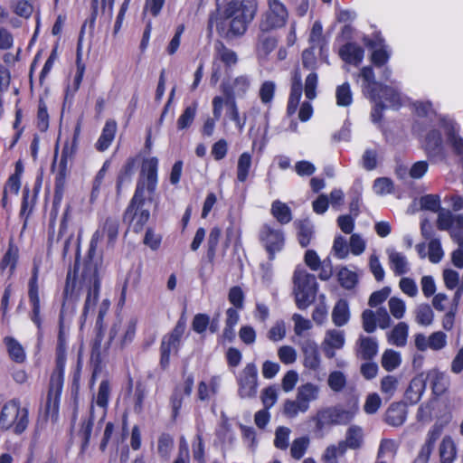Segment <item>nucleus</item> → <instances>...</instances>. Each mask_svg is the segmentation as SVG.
Here are the masks:
<instances>
[{"label": "nucleus", "mask_w": 463, "mask_h": 463, "mask_svg": "<svg viewBox=\"0 0 463 463\" xmlns=\"http://www.w3.org/2000/svg\"><path fill=\"white\" fill-rule=\"evenodd\" d=\"M82 367V359L81 356L79 355L76 365L71 373V381L70 384L71 398L73 401L75 406H77L79 402Z\"/></svg>", "instance_id": "obj_35"}, {"label": "nucleus", "mask_w": 463, "mask_h": 463, "mask_svg": "<svg viewBox=\"0 0 463 463\" xmlns=\"http://www.w3.org/2000/svg\"><path fill=\"white\" fill-rule=\"evenodd\" d=\"M80 266V251L78 247L75 254V260L72 267H70L65 279L62 290V303L59 318V331L55 348V368L53 369L49 382L44 415L51 417L56 421L59 416L61 396L63 389L64 372L67 361V337L64 331L63 313L74 311L80 300L82 283L79 280Z\"/></svg>", "instance_id": "obj_1"}, {"label": "nucleus", "mask_w": 463, "mask_h": 463, "mask_svg": "<svg viewBox=\"0 0 463 463\" xmlns=\"http://www.w3.org/2000/svg\"><path fill=\"white\" fill-rule=\"evenodd\" d=\"M185 328L186 318L184 313H183L174 328L162 337L159 346V366L162 371L169 368L172 354L178 355Z\"/></svg>", "instance_id": "obj_7"}, {"label": "nucleus", "mask_w": 463, "mask_h": 463, "mask_svg": "<svg viewBox=\"0 0 463 463\" xmlns=\"http://www.w3.org/2000/svg\"><path fill=\"white\" fill-rule=\"evenodd\" d=\"M335 99L336 105L339 107H348L353 103V93L348 82H344L336 87Z\"/></svg>", "instance_id": "obj_52"}, {"label": "nucleus", "mask_w": 463, "mask_h": 463, "mask_svg": "<svg viewBox=\"0 0 463 463\" xmlns=\"http://www.w3.org/2000/svg\"><path fill=\"white\" fill-rule=\"evenodd\" d=\"M358 411V399L354 398L348 401L347 408L338 404L318 410L311 420L315 423V431L322 433L326 428L347 425L354 419Z\"/></svg>", "instance_id": "obj_5"}, {"label": "nucleus", "mask_w": 463, "mask_h": 463, "mask_svg": "<svg viewBox=\"0 0 463 463\" xmlns=\"http://www.w3.org/2000/svg\"><path fill=\"white\" fill-rule=\"evenodd\" d=\"M277 44L278 40L275 37L262 34L259 37L257 50L259 52L267 56L275 50Z\"/></svg>", "instance_id": "obj_63"}, {"label": "nucleus", "mask_w": 463, "mask_h": 463, "mask_svg": "<svg viewBox=\"0 0 463 463\" xmlns=\"http://www.w3.org/2000/svg\"><path fill=\"white\" fill-rule=\"evenodd\" d=\"M437 219V228L439 231H450L456 224L457 215H453L449 211L443 208L439 210Z\"/></svg>", "instance_id": "obj_56"}, {"label": "nucleus", "mask_w": 463, "mask_h": 463, "mask_svg": "<svg viewBox=\"0 0 463 463\" xmlns=\"http://www.w3.org/2000/svg\"><path fill=\"white\" fill-rule=\"evenodd\" d=\"M252 165V156L249 152H243L240 155L237 162V180L240 183H245L250 175Z\"/></svg>", "instance_id": "obj_43"}, {"label": "nucleus", "mask_w": 463, "mask_h": 463, "mask_svg": "<svg viewBox=\"0 0 463 463\" xmlns=\"http://www.w3.org/2000/svg\"><path fill=\"white\" fill-rule=\"evenodd\" d=\"M174 438L167 432H163L157 439V453L164 459L169 458L174 449Z\"/></svg>", "instance_id": "obj_48"}, {"label": "nucleus", "mask_w": 463, "mask_h": 463, "mask_svg": "<svg viewBox=\"0 0 463 463\" xmlns=\"http://www.w3.org/2000/svg\"><path fill=\"white\" fill-rule=\"evenodd\" d=\"M350 318L349 306L345 299H339L332 311V320L336 326H345Z\"/></svg>", "instance_id": "obj_41"}, {"label": "nucleus", "mask_w": 463, "mask_h": 463, "mask_svg": "<svg viewBox=\"0 0 463 463\" xmlns=\"http://www.w3.org/2000/svg\"><path fill=\"white\" fill-rule=\"evenodd\" d=\"M398 384V378L394 375L388 374L382 378L380 390L386 400H390L394 395L397 391Z\"/></svg>", "instance_id": "obj_53"}, {"label": "nucleus", "mask_w": 463, "mask_h": 463, "mask_svg": "<svg viewBox=\"0 0 463 463\" xmlns=\"http://www.w3.org/2000/svg\"><path fill=\"white\" fill-rule=\"evenodd\" d=\"M391 269L396 276H402L408 272L407 260L401 252H392L389 256Z\"/></svg>", "instance_id": "obj_54"}, {"label": "nucleus", "mask_w": 463, "mask_h": 463, "mask_svg": "<svg viewBox=\"0 0 463 463\" xmlns=\"http://www.w3.org/2000/svg\"><path fill=\"white\" fill-rule=\"evenodd\" d=\"M215 9L209 13L207 31L213 28L226 41L240 39L246 34L255 19L259 5L257 0H214Z\"/></svg>", "instance_id": "obj_2"}, {"label": "nucleus", "mask_w": 463, "mask_h": 463, "mask_svg": "<svg viewBox=\"0 0 463 463\" xmlns=\"http://www.w3.org/2000/svg\"><path fill=\"white\" fill-rule=\"evenodd\" d=\"M440 463H453L457 457V448L450 436H445L439 447Z\"/></svg>", "instance_id": "obj_38"}, {"label": "nucleus", "mask_w": 463, "mask_h": 463, "mask_svg": "<svg viewBox=\"0 0 463 463\" xmlns=\"http://www.w3.org/2000/svg\"><path fill=\"white\" fill-rule=\"evenodd\" d=\"M426 389V381L422 374L413 377L405 391L404 397L411 404H416L421 399Z\"/></svg>", "instance_id": "obj_28"}, {"label": "nucleus", "mask_w": 463, "mask_h": 463, "mask_svg": "<svg viewBox=\"0 0 463 463\" xmlns=\"http://www.w3.org/2000/svg\"><path fill=\"white\" fill-rule=\"evenodd\" d=\"M338 281L342 288L353 289L358 283V278L355 272L347 268H342L338 272Z\"/></svg>", "instance_id": "obj_57"}, {"label": "nucleus", "mask_w": 463, "mask_h": 463, "mask_svg": "<svg viewBox=\"0 0 463 463\" xmlns=\"http://www.w3.org/2000/svg\"><path fill=\"white\" fill-rule=\"evenodd\" d=\"M137 318H131L126 326L123 328L118 340L116 342L117 346L123 350L127 345L131 344L135 338L137 331Z\"/></svg>", "instance_id": "obj_47"}, {"label": "nucleus", "mask_w": 463, "mask_h": 463, "mask_svg": "<svg viewBox=\"0 0 463 463\" xmlns=\"http://www.w3.org/2000/svg\"><path fill=\"white\" fill-rule=\"evenodd\" d=\"M340 58L346 63L358 66L364 60V50L355 43H346L339 49Z\"/></svg>", "instance_id": "obj_24"}, {"label": "nucleus", "mask_w": 463, "mask_h": 463, "mask_svg": "<svg viewBox=\"0 0 463 463\" xmlns=\"http://www.w3.org/2000/svg\"><path fill=\"white\" fill-rule=\"evenodd\" d=\"M451 239L463 248V213L457 214L456 224L449 231Z\"/></svg>", "instance_id": "obj_64"}, {"label": "nucleus", "mask_w": 463, "mask_h": 463, "mask_svg": "<svg viewBox=\"0 0 463 463\" xmlns=\"http://www.w3.org/2000/svg\"><path fill=\"white\" fill-rule=\"evenodd\" d=\"M308 445L309 439L307 436L295 439L290 448L291 457L295 459L302 458L308 448Z\"/></svg>", "instance_id": "obj_59"}, {"label": "nucleus", "mask_w": 463, "mask_h": 463, "mask_svg": "<svg viewBox=\"0 0 463 463\" xmlns=\"http://www.w3.org/2000/svg\"><path fill=\"white\" fill-rule=\"evenodd\" d=\"M422 141V147L429 158L444 157V146L441 132L430 127L426 131Z\"/></svg>", "instance_id": "obj_16"}, {"label": "nucleus", "mask_w": 463, "mask_h": 463, "mask_svg": "<svg viewBox=\"0 0 463 463\" xmlns=\"http://www.w3.org/2000/svg\"><path fill=\"white\" fill-rule=\"evenodd\" d=\"M250 87V80L247 75H240L233 80L232 85L224 87L222 92L225 99H227V93L232 92L233 98L236 96L242 98L246 95Z\"/></svg>", "instance_id": "obj_33"}, {"label": "nucleus", "mask_w": 463, "mask_h": 463, "mask_svg": "<svg viewBox=\"0 0 463 463\" xmlns=\"http://www.w3.org/2000/svg\"><path fill=\"white\" fill-rule=\"evenodd\" d=\"M327 383L332 391L340 392L346 385V377L341 371H333L328 375Z\"/></svg>", "instance_id": "obj_61"}, {"label": "nucleus", "mask_w": 463, "mask_h": 463, "mask_svg": "<svg viewBox=\"0 0 463 463\" xmlns=\"http://www.w3.org/2000/svg\"><path fill=\"white\" fill-rule=\"evenodd\" d=\"M259 241L265 249L268 259L273 260L276 254L284 249L286 238L282 229L263 223L259 232Z\"/></svg>", "instance_id": "obj_9"}, {"label": "nucleus", "mask_w": 463, "mask_h": 463, "mask_svg": "<svg viewBox=\"0 0 463 463\" xmlns=\"http://www.w3.org/2000/svg\"><path fill=\"white\" fill-rule=\"evenodd\" d=\"M420 208L422 210L438 213L442 209L440 204V197L439 194H425L420 199Z\"/></svg>", "instance_id": "obj_62"}, {"label": "nucleus", "mask_w": 463, "mask_h": 463, "mask_svg": "<svg viewBox=\"0 0 463 463\" xmlns=\"http://www.w3.org/2000/svg\"><path fill=\"white\" fill-rule=\"evenodd\" d=\"M443 431V426L439 423H435L428 431L427 438L421 448L433 451L437 440L440 438Z\"/></svg>", "instance_id": "obj_58"}, {"label": "nucleus", "mask_w": 463, "mask_h": 463, "mask_svg": "<svg viewBox=\"0 0 463 463\" xmlns=\"http://www.w3.org/2000/svg\"><path fill=\"white\" fill-rule=\"evenodd\" d=\"M223 105L227 108L230 119L234 122L239 131H242L246 124V118H241L236 99L232 92L227 93V99H224Z\"/></svg>", "instance_id": "obj_37"}, {"label": "nucleus", "mask_w": 463, "mask_h": 463, "mask_svg": "<svg viewBox=\"0 0 463 463\" xmlns=\"http://www.w3.org/2000/svg\"><path fill=\"white\" fill-rule=\"evenodd\" d=\"M238 395L242 399L253 398L258 391V368L248 363L236 376Z\"/></svg>", "instance_id": "obj_11"}, {"label": "nucleus", "mask_w": 463, "mask_h": 463, "mask_svg": "<svg viewBox=\"0 0 463 463\" xmlns=\"http://www.w3.org/2000/svg\"><path fill=\"white\" fill-rule=\"evenodd\" d=\"M213 59V63L216 64V61H221L224 65L226 71L232 70L239 61L237 53L233 50L228 48L222 41H217L214 43Z\"/></svg>", "instance_id": "obj_22"}, {"label": "nucleus", "mask_w": 463, "mask_h": 463, "mask_svg": "<svg viewBox=\"0 0 463 463\" xmlns=\"http://www.w3.org/2000/svg\"><path fill=\"white\" fill-rule=\"evenodd\" d=\"M345 440L353 450L360 449L364 444L363 429L358 425H351L345 432Z\"/></svg>", "instance_id": "obj_46"}, {"label": "nucleus", "mask_w": 463, "mask_h": 463, "mask_svg": "<svg viewBox=\"0 0 463 463\" xmlns=\"http://www.w3.org/2000/svg\"><path fill=\"white\" fill-rule=\"evenodd\" d=\"M288 18V9L281 1L268 0V10L260 23V29L262 33H268L281 28L287 24Z\"/></svg>", "instance_id": "obj_10"}, {"label": "nucleus", "mask_w": 463, "mask_h": 463, "mask_svg": "<svg viewBox=\"0 0 463 463\" xmlns=\"http://www.w3.org/2000/svg\"><path fill=\"white\" fill-rule=\"evenodd\" d=\"M158 184V159L156 156L143 161L134 194L122 214V222L134 233L144 231L151 213L146 207L154 201Z\"/></svg>", "instance_id": "obj_3"}, {"label": "nucleus", "mask_w": 463, "mask_h": 463, "mask_svg": "<svg viewBox=\"0 0 463 463\" xmlns=\"http://www.w3.org/2000/svg\"><path fill=\"white\" fill-rule=\"evenodd\" d=\"M117 128L118 125L115 119L109 118L105 122L101 134L95 144V148L99 152H104L110 146L116 137Z\"/></svg>", "instance_id": "obj_27"}, {"label": "nucleus", "mask_w": 463, "mask_h": 463, "mask_svg": "<svg viewBox=\"0 0 463 463\" xmlns=\"http://www.w3.org/2000/svg\"><path fill=\"white\" fill-rule=\"evenodd\" d=\"M401 363V354L398 352L388 349L383 354L381 364L387 372L393 371L400 366Z\"/></svg>", "instance_id": "obj_55"}, {"label": "nucleus", "mask_w": 463, "mask_h": 463, "mask_svg": "<svg viewBox=\"0 0 463 463\" xmlns=\"http://www.w3.org/2000/svg\"><path fill=\"white\" fill-rule=\"evenodd\" d=\"M293 283L296 305L299 309H305L316 299L318 289L317 279L305 269H296Z\"/></svg>", "instance_id": "obj_8"}, {"label": "nucleus", "mask_w": 463, "mask_h": 463, "mask_svg": "<svg viewBox=\"0 0 463 463\" xmlns=\"http://www.w3.org/2000/svg\"><path fill=\"white\" fill-rule=\"evenodd\" d=\"M197 109L198 104L196 101L192 102L189 106L184 108L176 122L178 130L187 129L193 125L197 113Z\"/></svg>", "instance_id": "obj_44"}, {"label": "nucleus", "mask_w": 463, "mask_h": 463, "mask_svg": "<svg viewBox=\"0 0 463 463\" xmlns=\"http://www.w3.org/2000/svg\"><path fill=\"white\" fill-rule=\"evenodd\" d=\"M137 163V157L129 156L118 171L116 180V192L118 196L121 194L123 186L131 182L135 174Z\"/></svg>", "instance_id": "obj_25"}, {"label": "nucleus", "mask_w": 463, "mask_h": 463, "mask_svg": "<svg viewBox=\"0 0 463 463\" xmlns=\"http://www.w3.org/2000/svg\"><path fill=\"white\" fill-rule=\"evenodd\" d=\"M80 132V128L78 125L73 131L72 137L65 140L55 175L56 178L67 180L70 174L69 162L73 161L78 152Z\"/></svg>", "instance_id": "obj_12"}, {"label": "nucleus", "mask_w": 463, "mask_h": 463, "mask_svg": "<svg viewBox=\"0 0 463 463\" xmlns=\"http://www.w3.org/2000/svg\"><path fill=\"white\" fill-rule=\"evenodd\" d=\"M219 390V381L216 376L211 377L209 382L201 381L197 385V399L200 402H207L214 397Z\"/></svg>", "instance_id": "obj_34"}, {"label": "nucleus", "mask_w": 463, "mask_h": 463, "mask_svg": "<svg viewBox=\"0 0 463 463\" xmlns=\"http://www.w3.org/2000/svg\"><path fill=\"white\" fill-rule=\"evenodd\" d=\"M100 234L99 231H96L91 236L89 249L86 257L83 260V269L81 271V277H88L90 274H98L99 267L98 263L94 260L97 254L98 242L99 241Z\"/></svg>", "instance_id": "obj_21"}, {"label": "nucleus", "mask_w": 463, "mask_h": 463, "mask_svg": "<svg viewBox=\"0 0 463 463\" xmlns=\"http://www.w3.org/2000/svg\"><path fill=\"white\" fill-rule=\"evenodd\" d=\"M184 383L183 389L181 386L176 385L170 397H169V406L171 409V420L175 422L180 416L181 409L184 403V400L185 396H190L194 383V376L193 373L185 374V372L183 373Z\"/></svg>", "instance_id": "obj_14"}, {"label": "nucleus", "mask_w": 463, "mask_h": 463, "mask_svg": "<svg viewBox=\"0 0 463 463\" xmlns=\"http://www.w3.org/2000/svg\"><path fill=\"white\" fill-rule=\"evenodd\" d=\"M94 424V406L91 404L90 415L87 419L83 420L80 429V434L82 438V448L89 446L92 429Z\"/></svg>", "instance_id": "obj_51"}, {"label": "nucleus", "mask_w": 463, "mask_h": 463, "mask_svg": "<svg viewBox=\"0 0 463 463\" xmlns=\"http://www.w3.org/2000/svg\"><path fill=\"white\" fill-rule=\"evenodd\" d=\"M363 78L362 91L374 105L371 110V118L374 123H380L383 117L386 105L381 100L384 97L393 105L400 104V95L392 88L375 80V74L372 66H364L361 69Z\"/></svg>", "instance_id": "obj_4"}, {"label": "nucleus", "mask_w": 463, "mask_h": 463, "mask_svg": "<svg viewBox=\"0 0 463 463\" xmlns=\"http://www.w3.org/2000/svg\"><path fill=\"white\" fill-rule=\"evenodd\" d=\"M75 63H76V71H75V74L73 77L72 83H71V85H69L66 90V94L67 95L70 94L71 96H74L75 93L79 90V89L81 85L83 77H84L85 71H86V65L82 61V56H81V51H80V44L78 45V49H77Z\"/></svg>", "instance_id": "obj_30"}, {"label": "nucleus", "mask_w": 463, "mask_h": 463, "mask_svg": "<svg viewBox=\"0 0 463 463\" xmlns=\"http://www.w3.org/2000/svg\"><path fill=\"white\" fill-rule=\"evenodd\" d=\"M3 342L6 347L9 358L16 364H24L26 360V354L23 345L17 339L7 335L4 337Z\"/></svg>", "instance_id": "obj_29"}, {"label": "nucleus", "mask_w": 463, "mask_h": 463, "mask_svg": "<svg viewBox=\"0 0 463 463\" xmlns=\"http://www.w3.org/2000/svg\"><path fill=\"white\" fill-rule=\"evenodd\" d=\"M430 109L431 103L429 101H420L415 104V112L420 118L415 119L411 126V131L414 135L420 137L424 131H426L430 127H432V121L429 118Z\"/></svg>", "instance_id": "obj_19"}, {"label": "nucleus", "mask_w": 463, "mask_h": 463, "mask_svg": "<svg viewBox=\"0 0 463 463\" xmlns=\"http://www.w3.org/2000/svg\"><path fill=\"white\" fill-rule=\"evenodd\" d=\"M224 99L222 96H215L212 100L213 118H208L202 128L201 133L203 137H212L215 128V121L219 120L222 114Z\"/></svg>", "instance_id": "obj_26"}, {"label": "nucleus", "mask_w": 463, "mask_h": 463, "mask_svg": "<svg viewBox=\"0 0 463 463\" xmlns=\"http://www.w3.org/2000/svg\"><path fill=\"white\" fill-rule=\"evenodd\" d=\"M84 284L88 287L87 296L83 307V315L87 316L90 308L95 307L99 300L101 281L99 274H90L88 277H81Z\"/></svg>", "instance_id": "obj_18"}, {"label": "nucleus", "mask_w": 463, "mask_h": 463, "mask_svg": "<svg viewBox=\"0 0 463 463\" xmlns=\"http://www.w3.org/2000/svg\"><path fill=\"white\" fill-rule=\"evenodd\" d=\"M29 423V411L22 407L18 399L6 402L0 411V430H12L15 434H22Z\"/></svg>", "instance_id": "obj_6"}, {"label": "nucleus", "mask_w": 463, "mask_h": 463, "mask_svg": "<svg viewBox=\"0 0 463 463\" xmlns=\"http://www.w3.org/2000/svg\"><path fill=\"white\" fill-rule=\"evenodd\" d=\"M363 42L367 48L373 49L370 56L373 66L381 68L389 61L391 55L384 44V39L380 34H375L373 39L364 36Z\"/></svg>", "instance_id": "obj_15"}, {"label": "nucleus", "mask_w": 463, "mask_h": 463, "mask_svg": "<svg viewBox=\"0 0 463 463\" xmlns=\"http://www.w3.org/2000/svg\"><path fill=\"white\" fill-rule=\"evenodd\" d=\"M407 405L402 402H392L385 411L384 421L392 427L402 426L407 419Z\"/></svg>", "instance_id": "obj_23"}, {"label": "nucleus", "mask_w": 463, "mask_h": 463, "mask_svg": "<svg viewBox=\"0 0 463 463\" xmlns=\"http://www.w3.org/2000/svg\"><path fill=\"white\" fill-rule=\"evenodd\" d=\"M102 233L108 237V244L114 245L118 237L119 221L113 216L105 218L101 225Z\"/></svg>", "instance_id": "obj_45"}, {"label": "nucleus", "mask_w": 463, "mask_h": 463, "mask_svg": "<svg viewBox=\"0 0 463 463\" xmlns=\"http://www.w3.org/2000/svg\"><path fill=\"white\" fill-rule=\"evenodd\" d=\"M295 227L297 229V238L299 245L302 248H307L314 236V227L312 223L307 220H297L295 222Z\"/></svg>", "instance_id": "obj_31"}, {"label": "nucleus", "mask_w": 463, "mask_h": 463, "mask_svg": "<svg viewBox=\"0 0 463 463\" xmlns=\"http://www.w3.org/2000/svg\"><path fill=\"white\" fill-rule=\"evenodd\" d=\"M49 113L47 106L43 99L39 100L36 116V127L41 132H46L49 128Z\"/></svg>", "instance_id": "obj_60"}, {"label": "nucleus", "mask_w": 463, "mask_h": 463, "mask_svg": "<svg viewBox=\"0 0 463 463\" xmlns=\"http://www.w3.org/2000/svg\"><path fill=\"white\" fill-rule=\"evenodd\" d=\"M318 387L311 383L301 385L298 390L297 399L308 410L310 402L318 396Z\"/></svg>", "instance_id": "obj_42"}, {"label": "nucleus", "mask_w": 463, "mask_h": 463, "mask_svg": "<svg viewBox=\"0 0 463 463\" xmlns=\"http://www.w3.org/2000/svg\"><path fill=\"white\" fill-rule=\"evenodd\" d=\"M39 267L34 265L28 280V299L31 306L30 318L39 330H42L41 300L39 289Z\"/></svg>", "instance_id": "obj_13"}, {"label": "nucleus", "mask_w": 463, "mask_h": 463, "mask_svg": "<svg viewBox=\"0 0 463 463\" xmlns=\"http://www.w3.org/2000/svg\"><path fill=\"white\" fill-rule=\"evenodd\" d=\"M40 188L41 181H38L33 191H31L28 185H25L23 189L19 217L24 222V229L27 226L29 218L34 210Z\"/></svg>", "instance_id": "obj_17"}, {"label": "nucleus", "mask_w": 463, "mask_h": 463, "mask_svg": "<svg viewBox=\"0 0 463 463\" xmlns=\"http://www.w3.org/2000/svg\"><path fill=\"white\" fill-rule=\"evenodd\" d=\"M111 396V383L109 378L103 379L98 388L96 396H93L96 405L104 411L106 415Z\"/></svg>", "instance_id": "obj_32"}, {"label": "nucleus", "mask_w": 463, "mask_h": 463, "mask_svg": "<svg viewBox=\"0 0 463 463\" xmlns=\"http://www.w3.org/2000/svg\"><path fill=\"white\" fill-rule=\"evenodd\" d=\"M24 171V163L21 159L17 160L14 165V172L8 177L5 182L4 191L18 194L21 188V178Z\"/></svg>", "instance_id": "obj_36"}, {"label": "nucleus", "mask_w": 463, "mask_h": 463, "mask_svg": "<svg viewBox=\"0 0 463 463\" xmlns=\"http://www.w3.org/2000/svg\"><path fill=\"white\" fill-rule=\"evenodd\" d=\"M20 257V250L13 237L8 241L5 252L0 260V272L8 270L9 277L13 276L16 270Z\"/></svg>", "instance_id": "obj_20"}, {"label": "nucleus", "mask_w": 463, "mask_h": 463, "mask_svg": "<svg viewBox=\"0 0 463 463\" xmlns=\"http://www.w3.org/2000/svg\"><path fill=\"white\" fill-rule=\"evenodd\" d=\"M408 330L406 323H398L391 331L389 340L397 346H404L407 342Z\"/></svg>", "instance_id": "obj_49"}, {"label": "nucleus", "mask_w": 463, "mask_h": 463, "mask_svg": "<svg viewBox=\"0 0 463 463\" xmlns=\"http://www.w3.org/2000/svg\"><path fill=\"white\" fill-rule=\"evenodd\" d=\"M378 352V344L375 339L369 336L359 338L358 353L362 359L371 361Z\"/></svg>", "instance_id": "obj_40"}, {"label": "nucleus", "mask_w": 463, "mask_h": 463, "mask_svg": "<svg viewBox=\"0 0 463 463\" xmlns=\"http://www.w3.org/2000/svg\"><path fill=\"white\" fill-rule=\"evenodd\" d=\"M320 354L317 347L309 346L304 349L303 364L306 368L317 371L320 367Z\"/></svg>", "instance_id": "obj_50"}, {"label": "nucleus", "mask_w": 463, "mask_h": 463, "mask_svg": "<svg viewBox=\"0 0 463 463\" xmlns=\"http://www.w3.org/2000/svg\"><path fill=\"white\" fill-rule=\"evenodd\" d=\"M270 213L281 225L289 223L292 221V212L288 204L276 200L271 204Z\"/></svg>", "instance_id": "obj_39"}]
</instances>
